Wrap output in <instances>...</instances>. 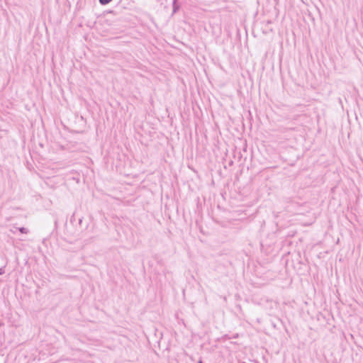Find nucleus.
<instances>
[{"instance_id": "2", "label": "nucleus", "mask_w": 363, "mask_h": 363, "mask_svg": "<svg viewBox=\"0 0 363 363\" xmlns=\"http://www.w3.org/2000/svg\"><path fill=\"white\" fill-rule=\"evenodd\" d=\"M19 231L21 233H28V230L26 228H19Z\"/></svg>"}, {"instance_id": "5", "label": "nucleus", "mask_w": 363, "mask_h": 363, "mask_svg": "<svg viewBox=\"0 0 363 363\" xmlns=\"http://www.w3.org/2000/svg\"><path fill=\"white\" fill-rule=\"evenodd\" d=\"M176 1H177V0H174V4H175Z\"/></svg>"}, {"instance_id": "3", "label": "nucleus", "mask_w": 363, "mask_h": 363, "mask_svg": "<svg viewBox=\"0 0 363 363\" xmlns=\"http://www.w3.org/2000/svg\"><path fill=\"white\" fill-rule=\"evenodd\" d=\"M4 273H5L4 268L1 267V268H0V275L4 274Z\"/></svg>"}, {"instance_id": "1", "label": "nucleus", "mask_w": 363, "mask_h": 363, "mask_svg": "<svg viewBox=\"0 0 363 363\" xmlns=\"http://www.w3.org/2000/svg\"><path fill=\"white\" fill-rule=\"evenodd\" d=\"M99 1L101 5H106V4H108L109 2H111L112 0H99Z\"/></svg>"}, {"instance_id": "4", "label": "nucleus", "mask_w": 363, "mask_h": 363, "mask_svg": "<svg viewBox=\"0 0 363 363\" xmlns=\"http://www.w3.org/2000/svg\"><path fill=\"white\" fill-rule=\"evenodd\" d=\"M198 363H203L201 360H199Z\"/></svg>"}]
</instances>
